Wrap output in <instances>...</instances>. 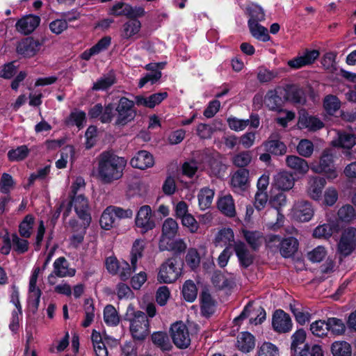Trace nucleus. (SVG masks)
Listing matches in <instances>:
<instances>
[{
	"label": "nucleus",
	"instance_id": "f257e3e1",
	"mask_svg": "<svg viewBox=\"0 0 356 356\" xmlns=\"http://www.w3.org/2000/svg\"><path fill=\"white\" fill-rule=\"evenodd\" d=\"M126 160L113 152H104L98 156L97 178L104 184L120 179L126 165Z\"/></svg>",
	"mask_w": 356,
	"mask_h": 356
},
{
	"label": "nucleus",
	"instance_id": "f03ea898",
	"mask_svg": "<svg viewBox=\"0 0 356 356\" xmlns=\"http://www.w3.org/2000/svg\"><path fill=\"white\" fill-rule=\"evenodd\" d=\"M125 320L129 322L130 332L135 339L144 340L149 334V323L147 316L141 311H136L132 305L127 307Z\"/></svg>",
	"mask_w": 356,
	"mask_h": 356
},
{
	"label": "nucleus",
	"instance_id": "7ed1b4c3",
	"mask_svg": "<svg viewBox=\"0 0 356 356\" xmlns=\"http://www.w3.org/2000/svg\"><path fill=\"white\" fill-rule=\"evenodd\" d=\"M311 170L316 174H323L328 180L338 177V172L334 165V154L331 149L323 150L318 161L311 163Z\"/></svg>",
	"mask_w": 356,
	"mask_h": 356
},
{
	"label": "nucleus",
	"instance_id": "20e7f679",
	"mask_svg": "<svg viewBox=\"0 0 356 356\" xmlns=\"http://www.w3.org/2000/svg\"><path fill=\"white\" fill-rule=\"evenodd\" d=\"M182 264L177 257L168 259L163 262L157 276L160 283H172L176 281L181 275Z\"/></svg>",
	"mask_w": 356,
	"mask_h": 356
},
{
	"label": "nucleus",
	"instance_id": "39448f33",
	"mask_svg": "<svg viewBox=\"0 0 356 356\" xmlns=\"http://www.w3.org/2000/svg\"><path fill=\"white\" fill-rule=\"evenodd\" d=\"M356 249V228L349 227L345 229L337 243V253L340 259L350 255Z\"/></svg>",
	"mask_w": 356,
	"mask_h": 356
},
{
	"label": "nucleus",
	"instance_id": "423d86ee",
	"mask_svg": "<svg viewBox=\"0 0 356 356\" xmlns=\"http://www.w3.org/2000/svg\"><path fill=\"white\" fill-rule=\"evenodd\" d=\"M134 103L127 97H122L119 100L115 108L117 118L116 125L124 126L133 120L136 116V111L134 109Z\"/></svg>",
	"mask_w": 356,
	"mask_h": 356
},
{
	"label": "nucleus",
	"instance_id": "0eeeda50",
	"mask_svg": "<svg viewBox=\"0 0 356 356\" xmlns=\"http://www.w3.org/2000/svg\"><path fill=\"white\" fill-rule=\"evenodd\" d=\"M170 335L175 346L179 348H187L191 338L187 327L181 322H177L170 327Z\"/></svg>",
	"mask_w": 356,
	"mask_h": 356
},
{
	"label": "nucleus",
	"instance_id": "6e6552de",
	"mask_svg": "<svg viewBox=\"0 0 356 356\" xmlns=\"http://www.w3.org/2000/svg\"><path fill=\"white\" fill-rule=\"evenodd\" d=\"M266 312L262 307H259L257 309H252V304L248 303L241 314L234 319V322L236 325H238L241 321L251 316L250 323L258 325L266 319Z\"/></svg>",
	"mask_w": 356,
	"mask_h": 356
},
{
	"label": "nucleus",
	"instance_id": "1a4fd4ad",
	"mask_svg": "<svg viewBox=\"0 0 356 356\" xmlns=\"http://www.w3.org/2000/svg\"><path fill=\"white\" fill-rule=\"evenodd\" d=\"M291 213L296 220L307 222L312 218L314 210L311 202L306 200H300L294 204Z\"/></svg>",
	"mask_w": 356,
	"mask_h": 356
},
{
	"label": "nucleus",
	"instance_id": "9d476101",
	"mask_svg": "<svg viewBox=\"0 0 356 356\" xmlns=\"http://www.w3.org/2000/svg\"><path fill=\"white\" fill-rule=\"evenodd\" d=\"M326 185L325 178L318 176H309L306 186V193L311 199L318 201L322 197L323 190Z\"/></svg>",
	"mask_w": 356,
	"mask_h": 356
},
{
	"label": "nucleus",
	"instance_id": "9b49d317",
	"mask_svg": "<svg viewBox=\"0 0 356 356\" xmlns=\"http://www.w3.org/2000/svg\"><path fill=\"white\" fill-rule=\"evenodd\" d=\"M136 225L145 233L155 227V222L152 217V209L149 206L145 205L140 208L136 218Z\"/></svg>",
	"mask_w": 356,
	"mask_h": 356
},
{
	"label": "nucleus",
	"instance_id": "f8f14e48",
	"mask_svg": "<svg viewBox=\"0 0 356 356\" xmlns=\"http://www.w3.org/2000/svg\"><path fill=\"white\" fill-rule=\"evenodd\" d=\"M71 203L74 206L77 216L83 220V225H88L90 222L91 217L89 212L88 200L83 195H74Z\"/></svg>",
	"mask_w": 356,
	"mask_h": 356
},
{
	"label": "nucleus",
	"instance_id": "ddd939ff",
	"mask_svg": "<svg viewBox=\"0 0 356 356\" xmlns=\"http://www.w3.org/2000/svg\"><path fill=\"white\" fill-rule=\"evenodd\" d=\"M41 270H42L40 269V267L35 268L29 280V298L31 302V307L33 308L34 312H35L38 309L40 299L42 294L41 290L36 286L38 275L41 273Z\"/></svg>",
	"mask_w": 356,
	"mask_h": 356
},
{
	"label": "nucleus",
	"instance_id": "4468645a",
	"mask_svg": "<svg viewBox=\"0 0 356 356\" xmlns=\"http://www.w3.org/2000/svg\"><path fill=\"white\" fill-rule=\"evenodd\" d=\"M75 275L74 269H70L68 268V263L66 259L63 257H59L55 260L54 263V271L49 275L48 282L50 284H54L55 282L53 280L55 275L59 277H64L67 276L72 277Z\"/></svg>",
	"mask_w": 356,
	"mask_h": 356
},
{
	"label": "nucleus",
	"instance_id": "2eb2a0df",
	"mask_svg": "<svg viewBox=\"0 0 356 356\" xmlns=\"http://www.w3.org/2000/svg\"><path fill=\"white\" fill-rule=\"evenodd\" d=\"M141 22L137 19H130L124 22L120 29V37L125 40H136L139 38Z\"/></svg>",
	"mask_w": 356,
	"mask_h": 356
},
{
	"label": "nucleus",
	"instance_id": "dca6fc26",
	"mask_svg": "<svg viewBox=\"0 0 356 356\" xmlns=\"http://www.w3.org/2000/svg\"><path fill=\"white\" fill-rule=\"evenodd\" d=\"M273 327L280 333H286L292 328V321L289 315L284 311L276 310L273 316Z\"/></svg>",
	"mask_w": 356,
	"mask_h": 356
},
{
	"label": "nucleus",
	"instance_id": "f3484780",
	"mask_svg": "<svg viewBox=\"0 0 356 356\" xmlns=\"http://www.w3.org/2000/svg\"><path fill=\"white\" fill-rule=\"evenodd\" d=\"M295 181L292 173L284 170L274 176L273 185L279 191H289L294 186Z\"/></svg>",
	"mask_w": 356,
	"mask_h": 356
},
{
	"label": "nucleus",
	"instance_id": "a211bd4d",
	"mask_svg": "<svg viewBox=\"0 0 356 356\" xmlns=\"http://www.w3.org/2000/svg\"><path fill=\"white\" fill-rule=\"evenodd\" d=\"M40 45L38 40L28 38L17 44L16 51L24 57H32L40 50Z\"/></svg>",
	"mask_w": 356,
	"mask_h": 356
},
{
	"label": "nucleus",
	"instance_id": "6ab92c4d",
	"mask_svg": "<svg viewBox=\"0 0 356 356\" xmlns=\"http://www.w3.org/2000/svg\"><path fill=\"white\" fill-rule=\"evenodd\" d=\"M336 133L337 136L331 142L333 147L350 149L356 145L355 134L339 130Z\"/></svg>",
	"mask_w": 356,
	"mask_h": 356
},
{
	"label": "nucleus",
	"instance_id": "aec40b11",
	"mask_svg": "<svg viewBox=\"0 0 356 356\" xmlns=\"http://www.w3.org/2000/svg\"><path fill=\"white\" fill-rule=\"evenodd\" d=\"M286 164L288 168L293 170L296 174L305 176L311 168L308 162L298 156L289 155L286 157Z\"/></svg>",
	"mask_w": 356,
	"mask_h": 356
},
{
	"label": "nucleus",
	"instance_id": "412c9836",
	"mask_svg": "<svg viewBox=\"0 0 356 356\" xmlns=\"http://www.w3.org/2000/svg\"><path fill=\"white\" fill-rule=\"evenodd\" d=\"M40 18L38 16L29 15L16 23L17 30L24 35L31 33L40 24Z\"/></svg>",
	"mask_w": 356,
	"mask_h": 356
},
{
	"label": "nucleus",
	"instance_id": "4be33fe9",
	"mask_svg": "<svg viewBox=\"0 0 356 356\" xmlns=\"http://www.w3.org/2000/svg\"><path fill=\"white\" fill-rule=\"evenodd\" d=\"M298 126L309 131H316L324 127V123L317 117L302 113L299 116Z\"/></svg>",
	"mask_w": 356,
	"mask_h": 356
},
{
	"label": "nucleus",
	"instance_id": "5701e85b",
	"mask_svg": "<svg viewBox=\"0 0 356 356\" xmlns=\"http://www.w3.org/2000/svg\"><path fill=\"white\" fill-rule=\"evenodd\" d=\"M318 56L319 52L317 50L307 51L304 55L289 60L288 65L292 68L299 69L313 63Z\"/></svg>",
	"mask_w": 356,
	"mask_h": 356
},
{
	"label": "nucleus",
	"instance_id": "b1692460",
	"mask_svg": "<svg viewBox=\"0 0 356 356\" xmlns=\"http://www.w3.org/2000/svg\"><path fill=\"white\" fill-rule=\"evenodd\" d=\"M132 167L145 170L153 166L154 163L153 156L147 151H139L131 160Z\"/></svg>",
	"mask_w": 356,
	"mask_h": 356
},
{
	"label": "nucleus",
	"instance_id": "393cba45",
	"mask_svg": "<svg viewBox=\"0 0 356 356\" xmlns=\"http://www.w3.org/2000/svg\"><path fill=\"white\" fill-rule=\"evenodd\" d=\"M168 97V93L165 92H158L153 94L148 97L143 96H136L135 98L136 104L138 106H143L147 108H152L156 105L159 104L163 100Z\"/></svg>",
	"mask_w": 356,
	"mask_h": 356
},
{
	"label": "nucleus",
	"instance_id": "a878e982",
	"mask_svg": "<svg viewBox=\"0 0 356 356\" xmlns=\"http://www.w3.org/2000/svg\"><path fill=\"white\" fill-rule=\"evenodd\" d=\"M284 97L287 101L296 105H303L306 102L305 92L302 88L296 86L287 87Z\"/></svg>",
	"mask_w": 356,
	"mask_h": 356
},
{
	"label": "nucleus",
	"instance_id": "bb28decb",
	"mask_svg": "<svg viewBox=\"0 0 356 356\" xmlns=\"http://www.w3.org/2000/svg\"><path fill=\"white\" fill-rule=\"evenodd\" d=\"M339 231V225L337 222L331 221L315 228L313 235L316 238H329L333 234Z\"/></svg>",
	"mask_w": 356,
	"mask_h": 356
},
{
	"label": "nucleus",
	"instance_id": "cd10ccee",
	"mask_svg": "<svg viewBox=\"0 0 356 356\" xmlns=\"http://www.w3.org/2000/svg\"><path fill=\"white\" fill-rule=\"evenodd\" d=\"M179 225L177 221L172 218L165 219L162 225V234L160 240L165 243L167 240L173 238L177 234Z\"/></svg>",
	"mask_w": 356,
	"mask_h": 356
},
{
	"label": "nucleus",
	"instance_id": "c85d7f7f",
	"mask_svg": "<svg viewBox=\"0 0 356 356\" xmlns=\"http://www.w3.org/2000/svg\"><path fill=\"white\" fill-rule=\"evenodd\" d=\"M234 248L242 266L248 267L252 264L254 257L247 249L245 243L237 241L235 243Z\"/></svg>",
	"mask_w": 356,
	"mask_h": 356
},
{
	"label": "nucleus",
	"instance_id": "c756f323",
	"mask_svg": "<svg viewBox=\"0 0 356 356\" xmlns=\"http://www.w3.org/2000/svg\"><path fill=\"white\" fill-rule=\"evenodd\" d=\"M218 208L228 217H234L236 215L234 202L230 195L222 196L218 199Z\"/></svg>",
	"mask_w": 356,
	"mask_h": 356
},
{
	"label": "nucleus",
	"instance_id": "7c9ffc66",
	"mask_svg": "<svg viewBox=\"0 0 356 356\" xmlns=\"http://www.w3.org/2000/svg\"><path fill=\"white\" fill-rule=\"evenodd\" d=\"M248 26L252 35L257 40L267 42L270 40L268 30L253 20H248Z\"/></svg>",
	"mask_w": 356,
	"mask_h": 356
},
{
	"label": "nucleus",
	"instance_id": "2f4dec72",
	"mask_svg": "<svg viewBox=\"0 0 356 356\" xmlns=\"http://www.w3.org/2000/svg\"><path fill=\"white\" fill-rule=\"evenodd\" d=\"M234 240L233 230L229 227H224L216 234L213 243L216 246L227 245Z\"/></svg>",
	"mask_w": 356,
	"mask_h": 356
},
{
	"label": "nucleus",
	"instance_id": "473e14b6",
	"mask_svg": "<svg viewBox=\"0 0 356 356\" xmlns=\"http://www.w3.org/2000/svg\"><path fill=\"white\" fill-rule=\"evenodd\" d=\"M159 248L162 251L170 250L181 253L186 250L187 245L182 238H177L170 242L166 241L165 243H163V240H160Z\"/></svg>",
	"mask_w": 356,
	"mask_h": 356
},
{
	"label": "nucleus",
	"instance_id": "72a5a7b5",
	"mask_svg": "<svg viewBox=\"0 0 356 356\" xmlns=\"http://www.w3.org/2000/svg\"><path fill=\"white\" fill-rule=\"evenodd\" d=\"M237 347L243 353H248L254 347V338L249 332H243L237 338Z\"/></svg>",
	"mask_w": 356,
	"mask_h": 356
},
{
	"label": "nucleus",
	"instance_id": "f704fd0d",
	"mask_svg": "<svg viewBox=\"0 0 356 356\" xmlns=\"http://www.w3.org/2000/svg\"><path fill=\"white\" fill-rule=\"evenodd\" d=\"M298 247V241L293 237L282 239L280 252L284 257H289L294 254Z\"/></svg>",
	"mask_w": 356,
	"mask_h": 356
},
{
	"label": "nucleus",
	"instance_id": "c9c22d12",
	"mask_svg": "<svg viewBox=\"0 0 356 356\" xmlns=\"http://www.w3.org/2000/svg\"><path fill=\"white\" fill-rule=\"evenodd\" d=\"M214 197V191L209 188H203L198 193V202L200 209L205 210L210 207Z\"/></svg>",
	"mask_w": 356,
	"mask_h": 356
},
{
	"label": "nucleus",
	"instance_id": "e433bc0d",
	"mask_svg": "<svg viewBox=\"0 0 356 356\" xmlns=\"http://www.w3.org/2000/svg\"><path fill=\"white\" fill-rule=\"evenodd\" d=\"M337 216L339 220L341 222H351L356 220V210L353 206L346 204L339 209Z\"/></svg>",
	"mask_w": 356,
	"mask_h": 356
},
{
	"label": "nucleus",
	"instance_id": "4c0bfd02",
	"mask_svg": "<svg viewBox=\"0 0 356 356\" xmlns=\"http://www.w3.org/2000/svg\"><path fill=\"white\" fill-rule=\"evenodd\" d=\"M265 150L275 155H284L286 152V146L280 140H270L264 143Z\"/></svg>",
	"mask_w": 356,
	"mask_h": 356
},
{
	"label": "nucleus",
	"instance_id": "58836bf2",
	"mask_svg": "<svg viewBox=\"0 0 356 356\" xmlns=\"http://www.w3.org/2000/svg\"><path fill=\"white\" fill-rule=\"evenodd\" d=\"M120 316L115 308L111 305H108L104 309V321L108 326H116L120 323Z\"/></svg>",
	"mask_w": 356,
	"mask_h": 356
},
{
	"label": "nucleus",
	"instance_id": "ea45409f",
	"mask_svg": "<svg viewBox=\"0 0 356 356\" xmlns=\"http://www.w3.org/2000/svg\"><path fill=\"white\" fill-rule=\"evenodd\" d=\"M293 352V356H323L322 348L319 345H314L310 348L308 343H305L302 348Z\"/></svg>",
	"mask_w": 356,
	"mask_h": 356
},
{
	"label": "nucleus",
	"instance_id": "a19ab883",
	"mask_svg": "<svg viewBox=\"0 0 356 356\" xmlns=\"http://www.w3.org/2000/svg\"><path fill=\"white\" fill-rule=\"evenodd\" d=\"M201 309L204 316H209L214 312L215 303L210 293L204 291L201 294Z\"/></svg>",
	"mask_w": 356,
	"mask_h": 356
},
{
	"label": "nucleus",
	"instance_id": "79ce46f5",
	"mask_svg": "<svg viewBox=\"0 0 356 356\" xmlns=\"http://www.w3.org/2000/svg\"><path fill=\"white\" fill-rule=\"evenodd\" d=\"M264 104L270 110L280 111L282 105V99L275 91L271 90L266 94Z\"/></svg>",
	"mask_w": 356,
	"mask_h": 356
},
{
	"label": "nucleus",
	"instance_id": "37998d69",
	"mask_svg": "<svg viewBox=\"0 0 356 356\" xmlns=\"http://www.w3.org/2000/svg\"><path fill=\"white\" fill-rule=\"evenodd\" d=\"M327 328L332 334L339 336L344 334L346 331V325L343 321L337 318H328L327 319Z\"/></svg>",
	"mask_w": 356,
	"mask_h": 356
},
{
	"label": "nucleus",
	"instance_id": "c03bdc74",
	"mask_svg": "<svg viewBox=\"0 0 356 356\" xmlns=\"http://www.w3.org/2000/svg\"><path fill=\"white\" fill-rule=\"evenodd\" d=\"M152 340L156 346L163 350H169L172 348L171 343L166 333L163 332H154L152 335Z\"/></svg>",
	"mask_w": 356,
	"mask_h": 356
},
{
	"label": "nucleus",
	"instance_id": "a18cd8bd",
	"mask_svg": "<svg viewBox=\"0 0 356 356\" xmlns=\"http://www.w3.org/2000/svg\"><path fill=\"white\" fill-rule=\"evenodd\" d=\"M331 350L333 356H351V346L344 341L334 342Z\"/></svg>",
	"mask_w": 356,
	"mask_h": 356
},
{
	"label": "nucleus",
	"instance_id": "49530a36",
	"mask_svg": "<svg viewBox=\"0 0 356 356\" xmlns=\"http://www.w3.org/2000/svg\"><path fill=\"white\" fill-rule=\"evenodd\" d=\"M249 172L246 169L237 170L232 176L231 183L233 187L243 188L248 180Z\"/></svg>",
	"mask_w": 356,
	"mask_h": 356
},
{
	"label": "nucleus",
	"instance_id": "de8ad7c7",
	"mask_svg": "<svg viewBox=\"0 0 356 356\" xmlns=\"http://www.w3.org/2000/svg\"><path fill=\"white\" fill-rule=\"evenodd\" d=\"M99 223L102 228L106 230H109L114 226L115 217L110 206L106 207L103 211L99 220Z\"/></svg>",
	"mask_w": 356,
	"mask_h": 356
},
{
	"label": "nucleus",
	"instance_id": "09e8293b",
	"mask_svg": "<svg viewBox=\"0 0 356 356\" xmlns=\"http://www.w3.org/2000/svg\"><path fill=\"white\" fill-rule=\"evenodd\" d=\"M30 150L26 145H21L8 151V158L10 161H21L29 154Z\"/></svg>",
	"mask_w": 356,
	"mask_h": 356
},
{
	"label": "nucleus",
	"instance_id": "8fccbe9b",
	"mask_svg": "<svg viewBox=\"0 0 356 356\" xmlns=\"http://www.w3.org/2000/svg\"><path fill=\"white\" fill-rule=\"evenodd\" d=\"M145 13V10L143 7H133L129 4L128 6H125L122 11H118L115 14L117 16H125L130 19H136L137 17L143 16Z\"/></svg>",
	"mask_w": 356,
	"mask_h": 356
},
{
	"label": "nucleus",
	"instance_id": "3c124183",
	"mask_svg": "<svg viewBox=\"0 0 356 356\" xmlns=\"http://www.w3.org/2000/svg\"><path fill=\"white\" fill-rule=\"evenodd\" d=\"M10 240L13 250L17 254H24L29 250V243L25 238H22L17 234H13Z\"/></svg>",
	"mask_w": 356,
	"mask_h": 356
},
{
	"label": "nucleus",
	"instance_id": "603ef678",
	"mask_svg": "<svg viewBox=\"0 0 356 356\" xmlns=\"http://www.w3.org/2000/svg\"><path fill=\"white\" fill-rule=\"evenodd\" d=\"M33 224V216L31 215L26 216L19 226V232L21 236L25 238H29L32 234Z\"/></svg>",
	"mask_w": 356,
	"mask_h": 356
},
{
	"label": "nucleus",
	"instance_id": "864d4df0",
	"mask_svg": "<svg viewBox=\"0 0 356 356\" xmlns=\"http://www.w3.org/2000/svg\"><path fill=\"white\" fill-rule=\"evenodd\" d=\"M65 122L67 125H76L81 128L86 122V113L82 111L75 110L70 113Z\"/></svg>",
	"mask_w": 356,
	"mask_h": 356
},
{
	"label": "nucleus",
	"instance_id": "5fc2aeb1",
	"mask_svg": "<svg viewBox=\"0 0 356 356\" xmlns=\"http://www.w3.org/2000/svg\"><path fill=\"white\" fill-rule=\"evenodd\" d=\"M314 149L313 143L308 139H301L296 147L299 155L305 158H309L312 155Z\"/></svg>",
	"mask_w": 356,
	"mask_h": 356
},
{
	"label": "nucleus",
	"instance_id": "6e6d98bb",
	"mask_svg": "<svg viewBox=\"0 0 356 356\" xmlns=\"http://www.w3.org/2000/svg\"><path fill=\"white\" fill-rule=\"evenodd\" d=\"M243 236L253 250L257 249L261 245V233L257 231H243Z\"/></svg>",
	"mask_w": 356,
	"mask_h": 356
},
{
	"label": "nucleus",
	"instance_id": "4d7b16f0",
	"mask_svg": "<svg viewBox=\"0 0 356 356\" xmlns=\"http://www.w3.org/2000/svg\"><path fill=\"white\" fill-rule=\"evenodd\" d=\"M115 83V77L113 74H107L100 77L92 86L93 90H105L111 87Z\"/></svg>",
	"mask_w": 356,
	"mask_h": 356
},
{
	"label": "nucleus",
	"instance_id": "13d9d810",
	"mask_svg": "<svg viewBox=\"0 0 356 356\" xmlns=\"http://www.w3.org/2000/svg\"><path fill=\"white\" fill-rule=\"evenodd\" d=\"M340 106V101L336 96L329 95L325 97L323 100V107L328 114L333 115L339 109Z\"/></svg>",
	"mask_w": 356,
	"mask_h": 356
},
{
	"label": "nucleus",
	"instance_id": "bf43d9fd",
	"mask_svg": "<svg viewBox=\"0 0 356 356\" xmlns=\"http://www.w3.org/2000/svg\"><path fill=\"white\" fill-rule=\"evenodd\" d=\"M182 294L184 299L188 302H193L197 297V289L192 280H187L183 285Z\"/></svg>",
	"mask_w": 356,
	"mask_h": 356
},
{
	"label": "nucleus",
	"instance_id": "052dcab7",
	"mask_svg": "<svg viewBox=\"0 0 356 356\" xmlns=\"http://www.w3.org/2000/svg\"><path fill=\"white\" fill-rule=\"evenodd\" d=\"M290 309L298 323L304 325L310 320V314L304 311L300 306L291 304Z\"/></svg>",
	"mask_w": 356,
	"mask_h": 356
},
{
	"label": "nucleus",
	"instance_id": "680f3d73",
	"mask_svg": "<svg viewBox=\"0 0 356 356\" xmlns=\"http://www.w3.org/2000/svg\"><path fill=\"white\" fill-rule=\"evenodd\" d=\"M307 334L303 329L296 330L291 336V349L292 351H296L297 349L301 348L300 346L305 344Z\"/></svg>",
	"mask_w": 356,
	"mask_h": 356
},
{
	"label": "nucleus",
	"instance_id": "e2e57ef3",
	"mask_svg": "<svg viewBox=\"0 0 356 356\" xmlns=\"http://www.w3.org/2000/svg\"><path fill=\"white\" fill-rule=\"evenodd\" d=\"M85 319L82 322V326L88 327L94 320L95 307L92 301L89 299L85 300L84 304Z\"/></svg>",
	"mask_w": 356,
	"mask_h": 356
},
{
	"label": "nucleus",
	"instance_id": "0e129e2a",
	"mask_svg": "<svg viewBox=\"0 0 356 356\" xmlns=\"http://www.w3.org/2000/svg\"><path fill=\"white\" fill-rule=\"evenodd\" d=\"M310 330L313 334L317 337H322L326 336L328 332L327 321H316L311 324Z\"/></svg>",
	"mask_w": 356,
	"mask_h": 356
},
{
	"label": "nucleus",
	"instance_id": "69168bd1",
	"mask_svg": "<svg viewBox=\"0 0 356 356\" xmlns=\"http://www.w3.org/2000/svg\"><path fill=\"white\" fill-rule=\"evenodd\" d=\"M257 356H280L278 348L271 343H264L259 348Z\"/></svg>",
	"mask_w": 356,
	"mask_h": 356
},
{
	"label": "nucleus",
	"instance_id": "338daca9",
	"mask_svg": "<svg viewBox=\"0 0 356 356\" xmlns=\"http://www.w3.org/2000/svg\"><path fill=\"white\" fill-rule=\"evenodd\" d=\"M252 160V154L250 152H242L235 155L233 159V163L240 168L247 166Z\"/></svg>",
	"mask_w": 356,
	"mask_h": 356
},
{
	"label": "nucleus",
	"instance_id": "774afa93",
	"mask_svg": "<svg viewBox=\"0 0 356 356\" xmlns=\"http://www.w3.org/2000/svg\"><path fill=\"white\" fill-rule=\"evenodd\" d=\"M338 197L337 190L334 187H328L324 192L323 203L326 206L332 207L337 202Z\"/></svg>",
	"mask_w": 356,
	"mask_h": 356
}]
</instances>
